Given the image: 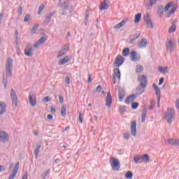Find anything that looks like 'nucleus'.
Returning a JSON list of instances; mask_svg holds the SVG:
<instances>
[{
    "label": "nucleus",
    "instance_id": "2eb2a0df",
    "mask_svg": "<svg viewBox=\"0 0 179 179\" xmlns=\"http://www.w3.org/2000/svg\"><path fill=\"white\" fill-rule=\"evenodd\" d=\"M105 101L106 107L110 108V107H111V104H113V98L111 97V93H110V92L107 93Z\"/></svg>",
    "mask_w": 179,
    "mask_h": 179
},
{
    "label": "nucleus",
    "instance_id": "79ce46f5",
    "mask_svg": "<svg viewBox=\"0 0 179 179\" xmlns=\"http://www.w3.org/2000/svg\"><path fill=\"white\" fill-rule=\"evenodd\" d=\"M176 10H177V8H173L171 10H169L168 12V15H166V17H170V16H171V15H173Z\"/></svg>",
    "mask_w": 179,
    "mask_h": 179
},
{
    "label": "nucleus",
    "instance_id": "c9c22d12",
    "mask_svg": "<svg viewBox=\"0 0 179 179\" xmlns=\"http://www.w3.org/2000/svg\"><path fill=\"white\" fill-rule=\"evenodd\" d=\"M61 115H62V117L66 116V107L65 106V105L62 106Z\"/></svg>",
    "mask_w": 179,
    "mask_h": 179
},
{
    "label": "nucleus",
    "instance_id": "69168bd1",
    "mask_svg": "<svg viewBox=\"0 0 179 179\" xmlns=\"http://www.w3.org/2000/svg\"><path fill=\"white\" fill-rule=\"evenodd\" d=\"M5 166L0 165V173H1V171H5Z\"/></svg>",
    "mask_w": 179,
    "mask_h": 179
},
{
    "label": "nucleus",
    "instance_id": "5701e85b",
    "mask_svg": "<svg viewBox=\"0 0 179 179\" xmlns=\"http://www.w3.org/2000/svg\"><path fill=\"white\" fill-rule=\"evenodd\" d=\"M131 133L133 136H136V122L133 121L131 124Z\"/></svg>",
    "mask_w": 179,
    "mask_h": 179
},
{
    "label": "nucleus",
    "instance_id": "37998d69",
    "mask_svg": "<svg viewBox=\"0 0 179 179\" xmlns=\"http://www.w3.org/2000/svg\"><path fill=\"white\" fill-rule=\"evenodd\" d=\"M38 29V24H36L33 27L32 29L31 30V34H34V33H36V31H37Z\"/></svg>",
    "mask_w": 179,
    "mask_h": 179
},
{
    "label": "nucleus",
    "instance_id": "7ed1b4c3",
    "mask_svg": "<svg viewBox=\"0 0 179 179\" xmlns=\"http://www.w3.org/2000/svg\"><path fill=\"white\" fill-rule=\"evenodd\" d=\"M176 112H174V109H169L165 113L164 119L168 122V124H171L173 122V120H174V115Z\"/></svg>",
    "mask_w": 179,
    "mask_h": 179
},
{
    "label": "nucleus",
    "instance_id": "cd10ccee",
    "mask_svg": "<svg viewBox=\"0 0 179 179\" xmlns=\"http://www.w3.org/2000/svg\"><path fill=\"white\" fill-rule=\"evenodd\" d=\"M145 89H146V87H142L141 85H138L136 87V96H141V94L145 92Z\"/></svg>",
    "mask_w": 179,
    "mask_h": 179
},
{
    "label": "nucleus",
    "instance_id": "e433bc0d",
    "mask_svg": "<svg viewBox=\"0 0 179 179\" xmlns=\"http://www.w3.org/2000/svg\"><path fill=\"white\" fill-rule=\"evenodd\" d=\"M139 36H141V34H134L133 38L130 40L129 43L132 44L135 41V40H138V38H139Z\"/></svg>",
    "mask_w": 179,
    "mask_h": 179
},
{
    "label": "nucleus",
    "instance_id": "6e6552de",
    "mask_svg": "<svg viewBox=\"0 0 179 179\" xmlns=\"http://www.w3.org/2000/svg\"><path fill=\"white\" fill-rule=\"evenodd\" d=\"M10 99L12 100V104L14 107L17 106V96L16 95V92L13 89L10 91Z\"/></svg>",
    "mask_w": 179,
    "mask_h": 179
},
{
    "label": "nucleus",
    "instance_id": "603ef678",
    "mask_svg": "<svg viewBox=\"0 0 179 179\" xmlns=\"http://www.w3.org/2000/svg\"><path fill=\"white\" fill-rule=\"evenodd\" d=\"M171 7V3H167V5L164 8V11L167 12V10H169V9H170Z\"/></svg>",
    "mask_w": 179,
    "mask_h": 179
},
{
    "label": "nucleus",
    "instance_id": "dca6fc26",
    "mask_svg": "<svg viewBox=\"0 0 179 179\" xmlns=\"http://www.w3.org/2000/svg\"><path fill=\"white\" fill-rule=\"evenodd\" d=\"M17 171H19V162H17L15 165V167L13 170V173L10 175L8 179H15L16 174H17Z\"/></svg>",
    "mask_w": 179,
    "mask_h": 179
},
{
    "label": "nucleus",
    "instance_id": "8fccbe9b",
    "mask_svg": "<svg viewBox=\"0 0 179 179\" xmlns=\"http://www.w3.org/2000/svg\"><path fill=\"white\" fill-rule=\"evenodd\" d=\"M43 101L44 103H48V101H51V98H50V96H45L43 99Z\"/></svg>",
    "mask_w": 179,
    "mask_h": 179
},
{
    "label": "nucleus",
    "instance_id": "338daca9",
    "mask_svg": "<svg viewBox=\"0 0 179 179\" xmlns=\"http://www.w3.org/2000/svg\"><path fill=\"white\" fill-rule=\"evenodd\" d=\"M176 107L179 110V99L176 102Z\"/></svg>",
    "mask_w": 179,
    "mask_h": 179
},
{
    "label": "nucleus",
    "instance_id": "6e6d98bb",
    "mask_svg": "<svg viewBox=\"0 0 179 179\" xmlns=\"http://www.w3.org/2000/svg\"><path fill=\"white\" fill-rule=\"evenodd\" d=\"M14 38L17 40V38H19V32L17 31V30L15 31V34H14Z\"/></svg>",
    "mask_w": 179,
    "mask_h": 179
},
{
    "label": "nucleus",
    "instance_id": "5fc2aeb1",
    "mask_svg": "<svg viewBox=\"0 0 179 179\" xmlns=\"http://www.w3.org/2000/svg\"><path fill=\"white\" fill-rule=\"evenodd\" d=\"M163 82H164V78L162 77L159 78V86H162V85H163Z\"/></svg>",
    "mask_w": 179,
    "mask_h": 179
},
{
    "label": "nucleus",
    "instance_id": "4c0bfd02",
    "mask_svg": "<svg viewBox=\"0 0 179 179\" xmlns=\"http://www.w3.org/2000/svg\"><path fill=\"white\" fill-rule=\"evenodd\" d=\"M124 177L128 179H132V177H134V173L129 171L125 173Z\"/></svg>",
    "mask_w": 179,
    "mask_h": 179
},
{
    "label": "nucleus",
    "instance_id": "4468645a",
    "mask_svg": "<svg viewBox=\"0 0 179 179\" xmlns=\"http://www.w3.org/2000/svg\"><path fill=\"white\" fill-rule=\"evenodd\" d=\"M130 58L133 62H136V61L141 59V55H138L135 51H131L130 53Z\"/></svg>",
    "mask_w": 179,
    "mask_h": 179
},
{
    "label": "nucleus",
    "instance_id": "2f4dec72",
    "mask_svg": "<svg viewBox=\"0 0 179 179\" xmlns=\"http://www.w3.org/2000/svg\"><path fill=\"white\" fill-rule=\"evenodd\" d=\"M143 71V66L138 64L136 68V72L139 75Z\"/></svg>",
    "mask_w": 179,
    "mask_h": 179
},
{
    "label": "nucleus",
    "instance_id": "412c9836",
    "mask_svg": "<svg viewBox=\"0 0 179 179\" xmlns=\"http://www.w3.org/2000/svg\"><path fill=\"white\" fill-rule=\"evenodd\" d=\"M127 22H128V19L127 18L123 19L121 22L115 25L113 27V29H115V30H118V29H121V27H123V26H125V24H127Z\"/></svg>",
    "mask_w": 179,
    "mask_h": 179
},
{
    "label": "nucleus",
    "instance_id": "774afa93",
    "mask_svg": "<svg viewBox=\"0 0 179 179\" xmlns=\"http://www.w3.org/2000/svg\"><path fill=\"white\" fill-rule=\"evenodd\" d=\"M47 118H48V120H52V118H54V117L52 116V115L49 114V115H48Z\"/></svg>",
    "mask_w": 179,
    "mask_h": 179
},
{
    "label": "nucleus",
    "instance_id": "b1692460",
    "mask_svg": "<svg viewBox=\"0 0 179 179\" xmlns=\"http://www.w3.org/2000/svg\"><path fill=\"white\" fill-rule=\"evenodd\" d=\"M146 45H148V40L143 38L141 39V41L138 43L137 47H138V48H146Z\"/></svg>",
    "mask_w": 179,
    "mask_h": 179
},
{
    "label": "nucleus",
    "instance_id": "423d86ee",
    "mask_svg": "<svg viewBox=\"0 0 179 179\" xmlns=\"http://www.w3.org/2000/svg\"><path fill=\"white\" fill-rule=\"evenodd\" d=\"M138 80L140 82V85L141 87H146L148 86V79H146V76L145 75H141L138 77Z\"/></svg>",
    "mask_w": 179,
    "mask_h": 179
},
{
    "label": "nucleus",
    "instance_id": "a211bd4d",
    "mask_svg": "<svg viewBox=\"0 0 179 179\" xmlns=\"http://www.w3.org/2000/svg\"><path fill=\"white\" fill-rule=\"evenodd\" d=\"M47 41V36H42L35 44H34V48H37V47H40L41 44H44Z\"/></svg>",
    "mask_w": 179,
    "mask_h": 179
},
{
    "label": "nucleus",
    "instance_id": "0e129e2a",
    "mask_svg": "<svg viewBox=\"0 0 179 179\" xmlns=\"http://www.w3.org/2000/svg\"><path fill=\"white\" fill-rule=\"evenodd\" d=\"M152 87L155 90H159L160 88H159V86H157V85L156 84H153L152 85Z\"/></svg>",
    "mask_w": 179,
    "mask_h": 179
},
{
    "label": "nucleus",
    "instance_id": "1a4fd4ad",
    "mask_svg": "<svg viewBox=\"0 0 179 179\" xmlns=\"http://www.w3.org/2000/svg\"><path fill=\"white\" fill-rule=\"evenodd\" d=\"M0 142L3 143H6V142H9V135L6 134L5 131H0Z\"/></svg>",
    "mask_w": 179,
    "mask_h": 179
},
{
    "label": "nucleus",
    "instance_id": "39448f33",
    "mask_svg": "<svg viewBox=\"0 0 179 179\" xmlns=\"http://www.w3.org/2000/svg\"><path fill=\"white\" fill-rule=\"evenodd\" d=\"M59 6L62 9V15H66V10H68V8H69V1H66L61 3V0H59Z\"/></svg>",
    "mask_w": 179,
    "mask_h": 179
},
{
    "label": "nucleus",
    "instance_id": "f3484780",
    "mask_svg": "<svg viewBox=\"0 0 179 179\" xmlns=\"http://www.w3.org/2000/svg\"><path fill=\"white\" fill-rule=\"evenodd\" d=\"M110 6V1L104 0L101 3V6H99L100 10H106V9H108V6Z\"/></svg>",
    "mask_w": 179,
    "mask_h": 179
},
{
    "label": "nucleus",
    "instance_id": "de8ad7c7",
    "mask_svg": "<svg viewBox=\"0 0 179 179\" xmlns=\"http://www.w3.org/2000/svg\"><path fill=\"white\" fill-rule=\"evenodd\" d=\"M157 0H150V6H148V9H152V8L153 7V5H155V3H156Z\"/></svg>",
    "mask_w": 179,
    "mask_h": 179
},
{
    "label": "nucleus",
    "instance_id": "49530a36",
    "mask_svg": "<svg viewBox=\"0 0 179 179\" xmlns=\"http://www.w3.org/2000/svg\"><path fill=\"white\" fill-rule=\"evenodd\" d=\"M138 106H139V103L138 102H133L131 103V108L133 110H136L138 108Z\"/></svg>",
    "mask_w": 179,
    "mask_h": 179
},
{
    "label": "nucleus",
    "instance_id": "13d9d810",
    "mask_svg": "<svg viewBox=\"0 0 179 179\" xmlns=\"http://www.w3.org/2000/svg\"><path fill=\"white\" fill-rule=\"evenodd\" d=\"M124 138L128 141L129 139V134L128 133H124Z\"/></svg>",
    "mask_w": 179,
    "mask_h": 179
},
{
    "label": "nucleus",
    "instance_id": "4d7b16f0",
    "mask_svg": "<svg viewBox=\"0 0 179 179\" xmlns=\"http://www.w3.org/2000/svg\"><path fill=\"white\" fill-rule=\"evenodd\" d=\"M147 113H146V109H143L142 111V115L141 117H144L146 118Z\"/></svg>",
    "mask_w": 179,
    "mask_h": 179
},
{
    "label": "nucleus",
    "instance_id": "a19ab883",
    "mask_svg": "<svg viewBox=\"0 0 179 179\" xmlns=\"http://www.w3.org/2000/svg\"><path fill=\"white\" fill-rule=\"evenodd\" d=\"M30 20H31V16L30 15V14H26L24 22L26 23L27 22H30Z\"/></svg>",
    "mask_w": 179,
    "mask_h": 179
},
{
    "label": "nucleus",
    "instance_id": "9d476101",
    "mask_svg": "<svg viewBox=\"0 0 179 179\" xmlns=\"http://www.w3.org/2000/svg\"><path fill=\"white\" fill-rule=\"evenodd\" d=\"M124 61H125V58H124L121 55H118L115 58V66L119 68V66H121V65H122L124 64Z\"/></svg>",
    "mask_w": 179,
    "mask_h": 179
},
{
    "label": "nucleus",
    "instance_id": "f8f14e48",
    "mask_svg": "<svg viewBox=\"0 0 179 179\" xmlns=\"http://www.w3.org/2000/svg\"><path fill=\"white\" fill-rule=\"evenodd\" d=\"M144 22L147 25V27H150L151 29H153V23H152V20L150 19V16L149 14H147L144 15Z\"/></svg>",
    "mask_w": 179,
    "mask_h": 179
},
{
    "label": "nucleus",
    "instance_id": "4be33fe9",
    "mask_svg": "<svg viewBox=\"0 0 179 179\" xmlns=\"http://www.w3.org/2000/svg\"><path fill=\"white\" fill-rule=\"evenodd\" d=\"M166 142L171 146H179V139L170 138L166 140Z\"/></svg>",
    "mask_w": 179,
    "mask_h": 179
},
{
    "label": "nucleus",
    "instance_id": "3c124183",
    "mask_svg": "<svg viewBox=\"0 0 179 179\" xmlns=\"http://www.w3.org/2000/svg\"><path fill=\"white\" fill-rule=\"evenodd\" d=\"M50 174V169H48L42 176L43 179H45V177Z\"/></svg>",
    "mask_w": 179,
    "mask_h": 179
},
{
    "label": "nucleus",
    "instance_id": "c03bdc74",
    "mask_svg": "<svg viewBox=\"0 0 179 179\" xmlns=\"http://www.w3.org/2000/svg\"><path fill=\"white\" fill-rule=\"evenodd\" d=\"M44 10V4H41L38 10V15H41V13Z\"/></svg>",
    "mask_w": 179,
    "mask_h": 179
},
{
    "label": "nucleus",
    "instance_id": "bb28decb",
    "mask_svg": "<svg viewBox=\"0 0 179 179\" xmlns=\"http://www.w3.org/2000/svg\"><path fill=\"white\" fill-rule=\"evenodd\" d=\"M55 15V12L50 13L49 14L46 15L45 19L44 20L45 24H48L50 22H51V17Z\"/></svg>",
    "mask_w": 179,
    "mask_h": 179
},
{
    "label": "nucleus",
    "instance_id": "864d4df0",
    "mask_svg": "<svg viewBox=\"0 0 179 179\" xmlns=\"http://www.w3.org/2000/svg\"><path fill=\"white\" fill-rule=\"evenodd\" d=\"M120 114H124V113H125V106H120Z\"/></svg>",
    "mask_w": 179,
    "mask_h": 179
},
{
    "label": "nucleus",
    "instance_id": "6ab92c4d",
    "mask_svg": "<svg viewBox=\"0 0 179 179\" xmlns=\"http://www.w3.org/2000/svg\"><path fill=\"white\" fill-rule=\"evenodd\" d=\"M166 50L169 51V52H173L174 51V43H173V41L169 40L166 41Z\"/></svg>",
    "mask_w": 179,
    "mask_h": 179
},
{
    "label": "nucleus",
    "instance_id": "a18cd8bd",
    "mask_svg": "<svg viewBox=\"0 0 179 179\" xmlns=\"http://www.w3.org/2000/svg\"><path fill=\"white\" fill-rule=\"evenodd\" d=\"M164 12V7L163 6H159L158 7V13H160V15H163Z\"/></svg>",
    "mask_w": 179,
    "mask_h": 179
},
{
    "label": "nucleus",
    "instance_id": "aec40b11",
    "mask_svg": "<svg viewBox=\"0 0 179 179\" xmlns=\"http://www.w3.org/2000/svg\"><path fill=\"white\" fill-rule=\"evenodd\" d=\"M125 97V90L124 89L119 87L118 88V99L119 101H122Z\"/></svg>",
    "mask_w": 179,
    "mask_h": 179
},
{
    "label": "nucleus",
    "instance_id": "72a5a7b5",
    "mask_svg": "<svg viewBox=\"0 0 179 179\" xmlns=\"http://www.w3.org/2000/svg\"><path fill=\"white\" fill-rule=\"evenodd\" d=\"M40 148H41V145L40 144H37L36 147L34 150V155H35V157L36 159H37L38 156V152H40Z\"/></svg>",
    "mask_w": 179,
    "mask_h": 179
},
{
    "label": "nucleus",
    "instance_id": "20e7f679",
    "mask_svg": "<svg viewBox=\"0 0 179 179\" xmlns=\"http://www.w3.org/2000/svg\"><path fill=\"white\" fill-rule=\"evenodd\" d=\"M110 163L113 170H115V171H120V167H121V165L118 159L111 157L110 159Z\"/></svg>",
    "mask_w": 179,
    "mask_h": 179
},
{
    "label": "nucleus",
    "instance_id": "680f3d73",
    "mask_svg": "<svg viewBox=\"0 0 179 179\" xmlns=\"http://www.w3.org/2000/svg\"><path fill=\"white\" fill-rule=\"evenodd\" d=\"M59 103H61V104H62V103H64V97H62V96H59Z\"/></svg>",
    "mask_w": 179,
    "mask_h": 179
},
{
    "label": "nucleus",
    "instance_id": "473e14b6",
    "mask_svg": "<svg viewBox=\"0 0 179 179\" xmlns=\"http://www.w3.org/2000/svg\"><path fill=\"white\" fill-rule=\"evenodd\" d=\"M141 17H142V13H137L135 15L134 23H139V22H141Z\"/></svg>",
    "mask_w": 179,
    "mask_h": 179
},
{
    "label": "nucleus",
    "instance_id": "0eeeda50",
    "mask_svg": "<svg viewBox=\"0 0 179 179\" xmlns=\"http://www.w3.org/2000/svg\"><path fill=\"white\" fill-rule=\"evenodd\" d=\"M29 101L31 107H36V106H37V99H36V94L29 93Z\"/></svg>",
    "mask_w": 179,
    "mask_h": 179
},
{
    "label": "nucleus",
    "instance_id": "09e8293b",
    "mask_svg": "<svg viewBox=\"0 0 179 179\" xmlns=\"http://www.w3.org/2000/svg\"><path fill=\"white\" fill-rule=\"evenodd\" d=\"M64 80H65L66 85H67L68 86H69V85H71V78H69V76H66Z\"/></svg>",
    "mask_w": 179,
    "mask_h": 179
},
{
    "label": "nucleus",
    "instance_id": "a878e982",
    "mask_svg": "<svg viewBox=\"0 0 179 179\" xmlns=\"http://www.w3.org/2000/svg\"><path fill=\"white\" fill-rule=\"evenodd\" d=\"M135 99H136V94L129 95L125 99L126 104H131V103L135 101Z\"/></svg>",
    "mask_w": 179,
    "mask_h": 179
},
{
    "label": "nucleus",
    "instance_id": "052dcab7",
    "mask_svg": "<svg viewBox=\"0 0 179 179\" xmlns=\"http://www.w3.org/2000/svg\"><path fill=\"white\" fill-rule=\"evenodd\" d=\"M101 89H102L101 85H98L96 90V92H97L98 93H100Z\"/></svg>",
    "mask_w": 179,
    "mask_h": 179
},
{
    "label": "nucleus",
    "instance_id": "393cba45",
    "mask_svg": "<svg viewBox=\"0 0 179 179\" xmlns=\"http://www.w3.org/2000/svg\"><path fill=\"white\" fill-rule=\"evenodd\" d=\"M71 57L69 56L64 57L62 60L58 62V65H65V64H68L69 61H71Z\"/></svg>",
    "mask_w": 179,
    "mask_h": 179
},
{
    "label": "nucleus",
    "instance_id": "c85d7f7f",
    "mask_svg": "<svg viewBox=\"0 0 179 179\" xmlns=\"http://www.w3.org/2000/svg\"><path fill=\"white\" fill-rule=\"evenodd\" d=\"M5 111H6V104L3 102H0V115L4 114Z\"/></svg>",
    "mask_w": 179,
    "mask_h": 179
},
{
    "label": "nucleus",
    "instance_id": "58836bf2",
    "mask_svg": "<svg viewBox=\"0 0 179 179\" xmlns=\"http://www.w3.org/2000/svg\"><path fill=\"white\" fill-rule=\"evenodd\" d=\"M122 55L123 57H128V55H129V48H124L122 51Z\"/></svg>",
    "mask_w": 179,
    "mask_h": 179
},
{
    "label": "nucleus",
    "instance_id": "f03ea898",
    "mask_svg": "<svg viewBox=\"0 0 179 179\" xmlns=\"http://www.w3.org/2000/svg\"><path fill=\"white\" fill-rule=\"evenodd\" d=\"M134 163H149L150 162V157L148 154H143V155H136L134 158Z\"/></svg>",
    "mask_w": 179,
    "mask_h": 179
},
{
    "label": "nucleus",
    "instance_id": "e2e57ef3",
    "mask_svg": "<svg viewBox=\"0 0 179 179\" xmlns=\"http://www.w3.org/2000/svg\"><path fill=\"white\" fill-rule=\"evenodd\" d=\"M57 110L55 109V108L54 107H51L50 108V113H52V114H54V113H56Z\"/></svg>",
    "mask_w": 179,
    "mask_h": 179
},
{
    "label": "nucleus",
    "instance_id": "f704fd0d",
    "mask_svg": "<svg viewBox=\"0 0 179 179\" xmlns=\"http://www.w3.org/2000/svg\"><path fill=\"white\" fill-rule=\"evenodd\" d=\"M159 71L161 73H169V67L165 66L164 69L162 66L159 67Z\"/></svg>",
    "mask_w": 179,
    "mask_h": 179
},
{
    "label": "nucleus",
    "instance_id": "7c9ffc66",
    "mask_svg": "<svg viewBox=\"0 0 179 179\" xmlns=\"http://www.w3.org/2000/svg\"><path fill=\"white\" fill-rule=\"evenodd\" d=\"M176 23H177V20H175L172 24V26L169 28V33H174V31H176V29H177L176 27L177 25L176 24Z\"/></svg>",
    "mask_w": 179,
    "mask_h": 179
},
{
    "label": "nucleus",
    "instance_id": "ea45409f",
    "mask_svg": "<svg viewBox=\"0 0 179 179\" xmlns=\"http://www.w3.org/2000/svg\"><path fill=\"white\" fill-rule=\"evenodd\" d=\"M160 94H161L160 88L159 90H155V96L157 97L158 104L160 101Z\"/></svg>",
    "mask_w": 179,
    "mask_h": 179
},
{
    "label": "nucleus",
    "instance_id": "c756f323",
    "mask_svg": "<svg viewBox=\"0 0 179 179\" xmlns=\"http://www.w3.org/2000/svg\"><path fill=\"white\" fill-rule=\"evenodd\" d=\"M113 72H114L113 75L115 78L116 76V78H117V79L120 80V79H121V72L120 71V69H115L113 70Z\"/></svg>",
    "mask_w": 179,
    "mask_h": 179
},
{
    "label": "nucleus",
    "instance_id": "bf43d9fd",
    "mask_svg": "<svg viewBox=\"0 0 179 179\" xmlns=\"http://www.w3.org/2000/svg\"><path fill=\"white\" fill-rule=\"evenodd\" d=\"M18 13L19 15H22L23 13V8H22V6H20V8H18Z\"/></svg>",
    "mask_w": 179,
    "mask_h": 179
},
{
    "label": "nucleus",
    "instance_id": "f257e3e1",
    "mask_svg": "<svg viewBox=\"0 0 179 179\" xmlns=\"http://www.w3.org/2000/svg\"><path fill=\"white\" fill-rule=\"evenodd\" d=\"M13 68V60L9 57L6 62V76H3V84L4 88L6 89V85H8V78L12 76V70Z\"/></svg>",
    "mask_w": 179,
    "mask_h": 179
},
{
    "label": "nucleus",
    "instance_id": "9b49d317",
    "mask_svg": "<svg viewBox=\"0 0 179 179\" xmlns=\"http://www.w3.org/2000/svg\"><path fill=\"white\" fill-rule=\"evenodd\" d=\"M68 51H69V45H65L62 48L60 51L58 52L57 58H61V57L65 55V54L68 52Z\"/></svg>",
    "mask_w": 179,
    "mask_h": 179
},
{
    "label": "nucleus",
    "instance_id": "ddd939ff",
    "mask_svg": "<svg viewBox=\"0 0 179 179\" xmlns=\"http://www.w3.org/2000/svg\"><path fill=\"white\" fill-rule=\"evenodd\" d=\"M24 54L26 57H33V55H34L33 48L30 46V44H27L24 50Z\"/></svg>",
    "mask_w": 179,
    "mask_h": 179
}]
</instances>
